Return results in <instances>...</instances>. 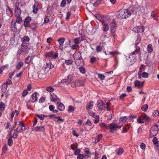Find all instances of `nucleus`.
<instances>
[{"instance_id":"1","label":"nucleus","mask_w":159,"mask_h":159,"mask_svg":"<svg viewBox=\"0 0 159 159\" xmlns=\"http://www.w3.org/2000/svg\"><path fill=\"white\" fill-rule=\"evenodd\" d=\"M130 13L128 10L121 9L117 12L116 16L118 18L123 19L130 16Z\"/></svg>"},{"instance_id":"2","label":"nucleus","mask_w":159,"mask_h":159,"mask_svg":"<svg viewBox=\"0 0 159 159\" xmlns=\"http://www.w3.org/2000/svg\"><path fill=\"white\" fill-rule=\"evenodd\" d=\"M159 130V125H153L150 130V136L153 137L155 136L158 133Z\"/></svg>"},{"instance_id":"3","label":"nucleus","mask_w":159,"mask_h":159,"mask_svg":"<svg viewBox=\"0 0 159 159\" xmlns=\"http://www.w3.org/2000/svg\"><path fill=\"white\" fill-rule=\"evenodd\" d=\"M121 127V126L118 125L116 123H112L110 124L109 128L110 129V132L113 133L114 131L117 130V129H120Z\"/></svg>"},{"instance_id":"4","label":"nucleus","mask_w":159,"mask_h":159,"mask_svg":"<svg viewBox=\"0 0 159 159\" xmlns=\"http://www.w3.org/2000/svg\"><path fill=\"white\" fill-rule=\"evenodd\" d=\"M22 47L18 50V53H20L21 52H24L25 54H27L28 53V52L27 51L28 48V46L26 44H22L21 45Z\"/></svg>"},{"instance_id":"5","label":"nucleus","mask_w":159,"mask_h":159,"mask_svg":"<svg viewBox=\"0 0 159 159\" xmlns=\"http://www.w3.org/2000/svg\"><path fill=\"white\" fill-rule=\"evenodd\" d=\"M39 93L37 92H34L31 96L29 101V102H34L37 100V95Z\"/></svg>"},{"instance_id":"6","label":"nucleus","mask_w":159,"mask_h":159,"mask_svg":"<svg viewBox=\"0 0 159 159\" xmlns=\"http://www.w3.org/2000/svg\"><path fill=\"white\" fill-rule=\"evenodd\" d=\"M58 54L57 52H56L54 55L53 54V52L51 51L47 53L46 54V56L47 57H50L54 59H56L58 56Z\"/></svg>"},{"instance_id":"7","label":"nucleus","mask_w":159,"mask_h":159,"mask_svg":"<svg viewBox=\"0 0 159 159\" xmlns=\"http://www.w3.org/2000/svg\"><path fill=\"white\" fill-rule=\"evenodd\" d=\"M97 106L99 109L103 110L105 108L104 103L101 100H99L97 102Z\"/></svg>"},{"instance_id":"8","label":"nucleus","mask_w":159,"mask_h":159,"mask_svg":"<svg viewBox=\"0 0 159 159\" xmlns=\"http://www.w3.org/2000/svg\"><path fill=\"white\" fill-rule=\"evenodd\" d=\"M102 25V30L104 32H107L109 30V26L103 19L100 20Z\"/></svg>"},{"instance_id":"9","label":"nucleus","mask_w":159,"mask_h":159,"mask_svg":"<svg viewBox=\"0 0 159 159\" xmlns=\"http://www.w3.org/2000/svg\"><path fill=\"white\" fill-rule=\"evenodd\" d=\"M133 31L135 33H139L143 32L144 30L143 26H140L134 28Z\"/></svg>"},{"instance_id":"10","label":"nucleus","mask_w":159,"mask_h":159,"mask_svg":"<svg viewBox=\"0 0 159 159\" xmlns=\"http://www.w3.org/2000/svg\"><path fill=\"white\" fill-rule=\"evenodd\" d=\"M31 17H27L25 20L24 25L25 27H29L30 25V22L31 21Z\"/></svg>"},{"instance_id":"11","label":"nucleus","mask_w":159,"mask_h":159,"mask_svg":"<svg viewBox=\"0 0 159 159\" xmlns=\"http://www.w3.org/2000/svg\"><path fill=\"white\" fill-rule=\"evenodd\" d=\"M50 99L51 101L55 102V101H60V99H59L55 94L52 93V94H51V97Z\"/></svg>"},{"instance_id":"12","label":"nucleus","mask_w":159,"mask_h":159,"mask_svg":"<svg viewBox=\"0 0 159 159\" xmlns=\"http://www.w3.org/2000/svg\"><path fill=\"white\" fill-rule=\"evenodd\" d=\"M110 30L111 33H114L115 32L116 29V24L115 22L113 21L110 24Z\"/></svg>"},{"instance_id":"13","label":"nucleus","mask_w":159,"mask_h":159,"mask_svg":"<svg viewBox=\"0 0 159 159\" xmlns=\"http://www.w3.org/2000/svg\"><path fill=\"white\" fill-rule=\"evenodd\" d=\"M73 57L75 60L81 59L82 58L81 56V53L80 52L77 53H75L73 55Z\"/></svg>"},{"instance_id":"14","label":"nucleus","mask_w":159,"mask_h":159,"mask_svg":"<svg viewBox=\"0 0 159 159\" xmlns=\"http://www.w3.org/2000/svg\"><path fill=\"white\" fill-rule=\"evenodd\" d=\"M11 26L13 31H16L17 30L16 27V22L13 20L11 22Z\"/></svg>"},{"instance_id":"15","label":"nucleus","mask_w":159,"mask_h":159,"mask_svg":"<svg viewBox=\"0 0 159 159\" xmlns=\"http://www.w3.org/2000/svg\"><path fill=\"white\" fill-rule=\"evenodd\" d=\"M65 39L64 38H61L57 40V41L59 44V48L61 49L63 48L62 46L64 42Z\"/></svg>"},{"instance_id":"16","label":"nucleus","mask_w":159,"mask_h":159,"mask_svg":"<svg viewBox=\"0 0 159 159\" xmlns=\"http://www.w3.org/2000/svg\"><path fill=\"white\" fill-rule=\"evenodd\" d=\"M57 107H58L57 109L60 111H63L65 109V107L61 103L57 102Z\"/></svg>"},{"instance_id":"17","label":"nucleus","mask_w":159,"mask_h":159,"mask_svg":"<svg viewBox=\"0 0 159 159\" xmlns=\"http://www.w3.org/2000/svg\"><path fill=\"white\" fill-rule=\"evenodd\" d=\"M135 47L136 48V50L134 51L131 54L129 55V58L130 57V56L132 55H135L136 54L140 52V48L139 46H136V47Z\"/></svg>"},{"instance_id":"18","label":"nucleus","mask_w":159,"mask_h":159,"mask_svg":"<svg viewBox=\"0 0 159 159\" xmlns=\"http://www.w3.org/2000/svg\"><path fill=\"white\" fill-rule=\"evenodd\" d=\"M93 106V102L92 101H90L87 104L86 109L87 110L91 109Z\"/></svg>"},{"instance_id":"19","label":"nucleus","mask_w":159,"mask_h":159,"mask_svg":"<svg viewBox=\"0 0 159 159\" xmlns=\"http://www.w3.org/2000/svg\"><path fill=\"white\" fill-rule=\"evenodd\" d=\"M73 84L74 83H71V84ZM74 84L77 86H83L84 85V83L82 81L77 80L75 82V83H74Z\"/></svg>"},{"instance_id":"20","label":"nucleus","mask_w":159,"mask_h":159,"mask_svg":"<svg viewBox=\"0 0 159 159\" xmlns=\"http://www.w3.org/2000/svg\"><path fill=\"white\" fill-rule=\"evenodd\" d=\"M33 130L36 131H40L43 132L45 130V129L43 126H41L34 128V129Z\"/></svg>"},{"instance_id":"21","label":"nucleus","mask_w":159,"mask_h":159,"mask_svg":"<svg viewBox=\"0 0 159 159\" xmlns=\"http://www.w3.org/2000/svg\"><path fill=\"white\" fill-rule=\"evenodd\" d=\"M75 64L78 66L82 65L83 64V60L82 58L81 59H79V60H75Z\"/></svg>"},{"instance_id":"22","label":"nucleus","mask_w":159,"mask_h":159,"mask_svg":"<svg viewBox=\"0 0 159 159\" xmlns=\"http://www.w3.org/2000/svg\"><path fill=\"white\" fill-rule=\"evenodd\" d=\"M134 85L135 87H138L139 88H140L141 87H142L143 85V83H140V82L138 80H136L134 82Z\"/></svg>"},{"instance_id":"23","label":"nucleus","mask_w":159,"mask_h":159,"mask_svg":"<svg viewBox=\"0 0 159 159\" xmlns=\"http://www.w3.org/2000/svg\"><path fill=\"white\" fill-rule=\"evenodd\" d=\"M141 37L139 34H137V38L136 39L135 43V47L137 46V45L140 42Z\"/></svg>"},{"instance_id":"24","label":"nucleus","mask_w":159,"mask_h":159,"mask_svg":"<svg viewBox=\"0 0 159 159\" xmlns=\"http://www.w3.org/2000/svg\"><path fill=\"white\" fill-rule=\"evenodd\" d=\"M66 79L67 84L68 85L72 80V77L71 75H69Z\"/></svg>"},{"instance_id":"25","label":"nucleus","mask_w":159,"mask_h":159,"mask_svg":"<svg viewBox=\"0 0 159 159\" xmlns=\"http://www.w3.org/2000/svg\"><path fill=\"white\" fill-rule=\"evenodd\" d=\"M152 142L154 144H157V147L159 148V142H158L157 138L154 137L153 139Z\"/></svg>"},{"instance_id":"26","label":"nucleus","mask_w":159,"mask_h":159,"mask_svg":"<svg viewBox=\"0 0 159 159\" xmlns=\"http://www.w3.org/2000/svg\"><path fill=\"white\" fill-rule=\"evenodd\" d=\"M82 40V37L76 38L74 39V43L76 44H77L80 42Z\"/></svg>"},{"instance_id":"27","label":"nucleus","mask_w":159,"mask_h":159,"mask_svg":"<svg viewBox=\"0 0 159 159\" xmlns=\"http://www.w3.org/2000/svg\"><path fill=\"white\" fill-rule=\"evenodd\" d=\"M142 117L144 120H151V118L148 116L147 115H146L145 113H143L142 115Z\"/></svg>"},{"instance_id":"28","label":"nucleus","mask_w":159,"mask_h":159,"mask_svg":"<svg viewBox=\"0 0 159 159\" xmlns=\"http://www.w3.org/2000/svg\"><path fill=\"white\" fill-rule=\"evenodd\" d=\"M17 18L16 20V22L19 24H20L21 22H22V19L21 17L20 16H16Z\"/></svg>"},{"instance_id":"29","label":"nucleus","mask_w":159,"mask_h":159,"mask_svg":"<svg viewBox=\"0 0 159 159\" xmlns=\"http://www.w3.org/2000/svg\"><path fill=\"white\" fill-rule=\"evenodd\" d=\"M144 65H141L140 67V68L139 69V71L138 73V75L141 74V72L144 70V68H145Z\"/></svg>"},{"instance_id":"30","label":"nucleus","mask_w":159,"mask_h":159,"mask_svg":"<svg viewBox=\"0 0 159 159\" xmlns=\"http://www.w3.org/2000/svg\"><path fill=\"white\" fill-rule=\"evenodd\" d=\"M152 47L151 44H149L147 47V51L148 52L151 53L152 51Z\"/></svg>"},{"instance_id":"31","label":"nucleus","mask_w":159,"mask_h":159,"mask_svg":"<svg viewBox=\"0 0 159 159\" xmlns=\"http://www.w3.org/2000/svg\"><path fill=\"white\" fill-rule=\"evenodd\" d=\"M79 69L80 72L82 74H85V68L82 66L79 67Z\"/></svg>"},{"instance_id":"32","label":"nucleus","mask_w":159,"mask_h":159,"mask_svg":"<svg viewBox=\"0 0 159 159\" xmlns=\"http://www.w3.org/2000/svg\"><path fill=\"white\" fill-rule=\"evenodd\" d=\"M23 63L22 62H20L18 63L16 66V69L19 70L23 66Z\"/></svg>"},{"instance_id":"33","label":"nucleus","mask_w":159,"mask_h":159,"mask_svg":"<svg viewBox=\"0 0 159 159\" xmlns=\"http://www.w3.org/2000/svg\"><path fill=\"white\" fill-rule=\"evenodd\" d=\"M148 108V106L147 104H145L143 105L141 107L142 111H146Z\"/></svg>"},{"instance_id":"34","label":"nucleus","mask_w":159,"mask_h":159,"mask_svg":"<svg viewBox=\"0 0 159 159\" xmlns=\"http://www.w3.org/2000/svg\"><path fill=\"white\" fill-rule=\"evenodd\" d=\"M73 62V61L70 59L66 60L65 61V63L67 65L71 64Z\"/></svg>"},{"instance_id":"35","label":"nucleus","mask_w":159,"mask_h":159,"mask_svg":"<svg viewBox=\"0 0 159 159\" xmlns=\"http://www.w3.org/2000/svg\"><path fill=\"white\" fill-rule=\"evenodd\" d=\"M84 152L86 153L87 156L89 157L91 155V153L90 152L89 149L88 148H87L85 149Z\"/></svg>"},{"instance_id":"36","label":"nucleus","mask_w":159,"mask_h":159,"mask_svg":"<svg viewBox=\"0 0 159 159\" xmlns=\"http://www.w3.org/2000/svg\"><path fill=\"white\" fill-rule=\"evenodd\" d=\"M53 67V65L51 63H49L47 64L46 66L45 67V69L46 68H48L51 69H52Z\"/></svg>"},{"instance_id":"37","label":"nucleus","mask_w":159,"mask_h":159,"mask_svg":"<svg viewBox=\"0 0 159 159\" xmlns=\"http://www.w3.org/2000/svg\"><path fill=\"white\" fill-rule=\"evenodd\" d=\"M15 15L16 16H20L21 14V11L20 10H16L15 11Z\"/></svg>"},{"instance_id":"38","label":"nucleus","mask_w":159,"mask_h":159,"mask_svg":"<svg viewBox=\"0 0 159 159\" xmlns=\"http://www.w3.org/2000/svg\"><path fill=\"white\" fill-rule=\"evenodd\" d=\"M22 40L23 42H28L30 40V38L28 36H26L23 38Z\"/></svg>"},{"instance_id":"39","label":"nucleus","mask_w":159,"mask_h":159,"mask_svg":"<svg viewBox=\"0 0 159 159\" xmlns=\"http://www.w3.org/2000/svg\"><path fill=\"white\" fill-rule=\"evenodd\" d=\"M33 12L35 14L37 13L38 10V8L36 7L35 5H34L33 7Z\"/></svg>"},{"instance_id":"40","label":"nucleus","mask_w":159,"mask_h":159,"mask_svg":"<svg viewBox=\"0 0 159 159\" xmlns=\"http://www.w3.org/2000/svg\"><path fill=\"white\" fill-rule=\"evenodd\" d=\"M54 118L57 119V122L58 123H60L61 122L63 121V119L61 118L60 116H56Z\"/></svg>"},{"instance_id":"41","label":"nucleus","mask_w":159,"mask_h":159,"mask_svg":"<svg viewBox=\"0 0 159 159\" xmlns=\"http://www.w3.org/2000/svg\"><path fill=\"white\" fill-rule=\"evenodd\" d=\"M123 150L122 148H120L118 149L117 153L118 155H120L123 153Z\"/></svg>"},{"instance_id":"42","label":"nucleus","mask_w":159,"mask_h":159,"mask_svg":"<svg viewBox=\"0 0 159 159\" xmlns=\"http://www.w3.org/2000/svg\"><path fill=\"white\" fill-rule=\"evenodd\" d=\"M89 113L90 115L93 117L94 118H96V117L98 116L96 115L92 111H89Z\"/></svg>"},{"instance_id":"43","label":"nucleus","mask_w":159,"mask_h":159,"mask_svg":"<svg viewBox=\"0 0 159 159\" xmlns=\"http://www.w3.org/2000/svg\"><path fill=\"white\" fill-rule=\"evenodd\" d=\"M25 62L26 63H27V64H29L32 62L30 58V57H28L25 58Z\"/></svg>"},{"instance_id":"44","label":"nucleus","mask_w":159,"mask_h":159,"mask_svg":"<svg viewBox=\"0 0 159 159\" xmlns=\"http://www.w3.org/2000/svg\"><path fill=\"white\" fill-rule=\"evenodd\" d=\"M13 144V140L11 137H10V138L8 139V144L10 146H11Z\"/></svg>"},{"instance_id":"45","label":"nucleus","mask_w":159,"mask_h":159,"mask_svg":"<svg viewBox=\"0 0 159 159\" xmlns=\"http://www.w3.org/2000/svg\"><path fill=\"white\" fill-rule=\"evenodd\" d=\"M102 134H100L98 135V136L97 138L96 139L95 141L96 142H98L100 139L102 138Z\"/></svg>"},{"instance_id":"46","label":"nucleus","mask_w":159,"mask_h":159,"mask_svg":"<svg viewBox=\"0 0 159 159\" xmlns=\"http://www.w3.org/2000/svg\"><path fill=\"white\" fill-rule=\"evenodd\" d=\"M68 110L70 112L73 111L74 110V107L71 106H69L68 107Z\"/></svg>"},{"instance_id":"47","label":"nucleus","mask_w":159,"mask_h":159,"mask_svg":"<svg viewBox=\"0 0 159 159\" xmlns=\"http://www.w3.org/2000/svg\"><path fill=\"white\" fill-rule=\"evenodd\" d=\"M96 58L92 56L90 58V62L91 63H93L96 60Z\"/></svg>"},{"instance_id":"48","label":"nucleus","mask_w":159,"mask_h":159,"mask_svg":"<svg viewBox=\"0 0 159 159\" xmlns=\"http://www.w3.org/2000/svg\"><path fill=\"white\" fill-rule=\"evenodd\" d=\"M19 134L18 133H16V132L14 133L13 135H11L10 136V137L11 138H13L14 139H16L17 138Z\"/></svg>"},{"instance_id":"49","label":"nucleus","mask_w":159,"mask_h":159,"mask_svg":"<svg viewBox=\"0 0 159 159\" xmlns=\"http://www.w3.org/2000/svg\"><path fill=\"white\" fill-rule=\"evenodd\" d=\"M98 75L101 80H103L105 78V76L102 74H98Z\"/></svg>"},{"instance_id":"50","label":"nucleus","mask_w":159,"mask_h":159,"mask_svg":"<svg viewBox=\"0 0 159 159\" xmlns=\"http://www.w3.org/2000/svg\"><path fill=\"white\" fill-rule=\"evenodd\" d=\"M66 0H63L61 1V7H64L66 6Z\"/></svg>"},{"instance_id":"51","label":"nucleus","mask_w":159,"mask_h":159,"mask_svg":"<svg viewBox=\"0 0 159 159\" xmlns=\"http://www.w3.org/2000/svg\"><path fill=\"white\" fill-rule=\"evenodd\" d=\"M7 84H6V83H5L2 86V90H3L4 91H5L7 90Z\"/></svg>"},{"instance_id":"52","label":"nucleus","mask_w":159,"mask_h":159,"mask_svg":"<svg viewBox=\"0 0 159 159\" xmlns=\"http://www.w3.org/2000/svg\"><path fill=\"white\" fill-rule=\"evenodd\" d=\"M101 0H97L96 2H95L94 4L93 5L94 6H97L99 5V4L101 2Z\"/></svg>"},{"instance_id":"53","label":"nucleus","mask_w":159,"mask_h":159,"mask_svg":"<svg viewBox=\"0 0 159 159\" xmlns=\"http://www.w3.org/2000/svg\"><path fill=\"white\" fill-rule=\"evenodd\" d=\"M153 116H157L159 114V112L157 110H155L152 114Z\"/></svg>"},{"instance_id":"54","label":"nucleus","mask_w":159,"mask_h":159,"mask_svg":"<svg viewBox=\"0 0 159 159\" xmlns=\"http://www.w3.org/2000/svg\"><path fill=\"white\" fill-rule=\"evenodd\" d=\"M142 76L143 78H147L148 76V74L147 73L144 72L142 74Z\"/></svg>"},{"instance_id":"55","label":"nucleus","mask_w":159,"mask_h":159,"mask_svg":"<svg viewBox=\"0 0 159 159\" xmlns=\"http://www.w3.org/2000/svg\"><path fill=\"white\" fill-rule=\"evenodd\" d=\"M18 130V132L19 133H21L23 132V128L21 126H19L17 128Z\"/></svg>"},{"instance_id":"56","label":"nucleus","mask_w":159,"mask_h":159,"mask_svg":"<svg viewBox=\"0 0 159 159\" xmlns=\"http://www.w3.org/2000/svg\"><path fill=\"white\" fill-rule=\"evenodd\" d=\"M127 119V118H126V116H123L120 118L119 120L120 121H122L124 120L125 121Z\"/></svg>"},{"instance_id":"57","label":"nucleus","mask_w":159,"mask_h":159,"mask_svg":"<svg viewBox=\"0 0 159 159\" xmlns=\"http://www.w3.org/2000/svg\"><path fill=\"white\" fill-rule=\"evenodd\" d=\"M43 75H44V74L42 73L41 71H40L39 72V74L38 75V76L39 78H40V79L42 78V77Z\"/></svg>"},{"instance_id":"58","label":"nucleus","mask_w":159,"mask_h":159,"mask_svg":"<svg viewBox=\"0 0 159 159\" xmlns=\"http://www.w3.org/2000/svg\"><path fill=\"white\" fill-rule=\"evenodd\" d=\"M79 47V46L77 44H75L72 45V48L73 49H76Z\"/></svg>"},{"instance_id":"59","label":"nucleus","mask_w":159,"mask_h":159,"mask_svg":"<svg viewBox=\"0 0 159 159\" xmlns=\"http://www.w3.org/2000/svg\"><path fill=\"white\" fill-rule=\"evenodd\" d=\"M47 90L49 92H52L53 91L54 89L53 88L48 87L47 88Z\"/></svg>"},{"instance_id":"60","label":"nucleus","mask_w":159,"mask_h":159,"mask_svg":"<svg viewBox=\"0 0 159 159\" xmlns=\"http://www.w3.org/2000/svg\"><path fill=\"white\" fill-rule=\"evenodd\" d=\"M146 147L145 144L143 143H142L140 144V148L144 150L145 149Z\"/></svg>"},{"instance_id":"61","label":"nucleus","mask_w":159,"mask_h":159,"mask_svg":"<svg viewBox=\"0 0 159 159\" xmlns=\"http://www.w3.org/2000/svg\"><path fill=\"white\" fill-rule=\"evenodd\" d=\"M71 148L73 150H75L77 148V146L76 145H74L73 144H72L70 146Z\"/></svg>"},{"instance_id":"62","label":"nucleus","mask_w":159,"mask_h":159,"mask_svg":"<svg viewBox=\"0 0 159 159\" xmlns=\"http://www.w3.org/2000/svg\"><path fill=\"white\" fill-rule=\"evenodd\" d=\"M84 157V155L82 154H80L78 155L77 159H83Z\"/></svg>"},{"instance_id":"63","label":"nucleus","mask_w":159,"mask_h":159,"mask_svg":"<svg viewBox=\"0 0 159 159\" xmlns=\"http://www.w3.org/2000/svg\"><path fill=\"white\" fill-rule=\"evenodd\" d=\"M35 116L41 120H43L44 119V118L43 117L38 114H36Z\"/></svg>"},{"instance_id":"64","label":"nucleus","mask_w":159,"mask_h":159,"mask_svg":"<svg viewBox=\"0 0 159 159\" xmlns=\"http://www.w3.org/2000/svg\"><path fill=\"white\" fill-rule=\"evenodd\" d=\"M28 92H27V90H24L22 93V96L23 97H25V96H26L27 94L28 93Z\"/></svg>"}]
</instances>
